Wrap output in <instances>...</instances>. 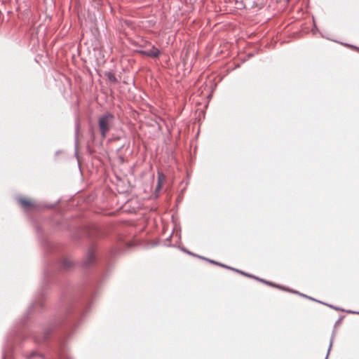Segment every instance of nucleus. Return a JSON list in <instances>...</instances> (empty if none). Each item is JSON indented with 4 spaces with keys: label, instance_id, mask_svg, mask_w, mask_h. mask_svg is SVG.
Returning <instances> with one entry per match:
<instances>
[{
    "label": "nucleus",
    "instance_id": "1",
    "mask_svg": "<svg viewBox=\"0 0 359 359\" xmlns=\"http://www.w3.org/2000/svg\"><path fill=\"white\" fill-rule=\"evenodd\" d=\"M115 117L111 113H106L99 117L98 125L102 137L105 138L109 131L112 128Z\"/></svg>",
    "mask_w": 359,
    "mask_h": 359
},
{
    "label": "nucleus",
    "instance_id": "2",
    "mask_svg": "<svg viewBox=\"0 0 359 359\" xmlns=\"http://www.w3.org/2000/svg\"><path fill=\"white\" fill-rule=\"evenodd\" d=\"M139 53L144 56L150 57L152 58L158 57L160 55V50L154 46H152L149 50H140Z\"/></svg>",
    "mask_w": 359,
    "mask_h": 359
},
{
    "label": "nucleus",
    "instance_id": "3",
    "mask_svg": "<svg viewBox=\"0 0 359 359\" xmlns=\"http://www.w3.org/2000/svg\"><path fill=\"white\" fill-rule=\"evenodd\" d=\"M95 258H96V256H95V252L94 250L90 249L88 252L86 257L84 260L85 266H88L90 264H92L93 263H94V262L95 261Z\"/></svg>",
    "mask_w": 359,
    "mask_h": 359
},
{
    "label": "nucleus",
    "instance_id": "4",
    "mask_svg": "<svg viewBox=\"0 0 359 359\" xmlns=\"http://www.w3.org/2000/svg\"><path fill=\"white\" fill-rule=\"evenodd\" d=\"M20 205L26 209H30L34 206L33 202L28 198H20L19 200Z\"/></svg>",
    "mask_w": 359,
    "mask_h": 359
},
{
    "label": "nucleus",
    "instance_id": "5",
    "mask_svg": "<svg viewBox=\"0 0 359 359\" xmlns=\"http://www.w3.org/2000/svg\"><path fill=\"white\" fill-rule=\"evenodd\" d=\"M164 181H165V176L163 174H161V173H158V184H157V187H156V191H158V190H160L161 189Z\"/></svg>",
    "mask_w": 359,
    "mask_h": 359
},
{
    "label": "nucleus",
    "instance_id": "6",
    "mask_svg": "<svg viewBox=\"0 0 359 359\" xmlns=\"http://www.w3.org/2000/svg\"><path fill=\"white\" fill-rule=\"evenodd\" d=\"M72 265V262L71 260L68 259H65L63 261H62V266L65 268H69Z\"/></svg>",
    "mask_w": 359,
    "mask_h": 359
},
{
    "label": "nucleus",
    "instance_id": "7",
    "mask_svg": "<svg viewBox=\"0 0 359 359\" xmlns=\"http://www.w3.org/2000/svg\"><path fill=\"white\" fill-rule=\"evenodd\" d=\"M108 79L112 81V82H114V83H116L117 82V79L115 76V75L113 74V73H111V72H109L107 74Z\"/></svg>",
    "mask_w": 359,
    "mask_h": 359
},
{
    "label": "nucleus",
    "instance_id": "8",
    "mask_svg": "<svg viewBox=\"0 0 359 359\" xmlns=\"http://www.w3.org/2000/svg\"><path fill=\"white\" fill-rule=\"evenodd\" d=\"M290 0H287V1H289Z\"/></svg>",
    "mask_w": 359,
    "mask_h": 359
}]
</instances>
